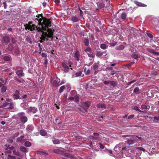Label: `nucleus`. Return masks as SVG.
Segmentation results:
<instances>
[{"instance_id":"f704fd0d","label":"nucleus","mask_w":159,"mask_h":159,"mask_svg":"<svg viewBox=\"0 0 159 159\" xmlns=\"http://www.w3.org/2000/svg\"><path fill=\"white\" fill-rule=\"evenodd\" d=\"M125 48V47L123 45H120L117 47V49L118 50H122L123 49Z\"/></svg>"},{"instance_id":"ddd939ff","label":"nucleus","mask_w":159,"mask_h":159,"mask_svg":"<svg viewBox=\"0 0 159 159\" xmlns=\"http://www.w3.org/2000/svg\"><path fill=\"white\" fill-rule=\"evenodd\" d=\"M134 2L135 4L139 7H146L147 6V5L146 4L139 2L137 1H134Z\"/></svg>"},{"instance_id":"2f4dec72","label":"nucleus","mask_w":159,"mask_h":159,"mask_svg":"<svg viewBox=\"0 0 159 159\" xmlns=\"http://www.w3.org/2000/svg\"><path fill=\"white\" fill-rule=\"evenodd\" d=\"M133 109L134 110H136V111H139L140 112H143V111H142L141 110L139 109V107H138L137 106H134V108H133Z\"/></svg>"},{"instance_id":"052dcab7","label":"nucleus","mask_w":159,"mask_h":159,"mask_svg":"<svg viewBox=\"0 0 159 159\" xmlns=\"http://www.w3.org/2000/svg\"><path fill=\"white\" fill-rule=\"evenodd\" d=\"M91 50V49L89 47H88L85 49L84 51L86 52H90Z\"/></svg>"},{"instance_id":"69168bd1","label":"nucleus","mask_w":159,"mask_h":159,"mask_svg":"<svg viewBox=\"0 0 159 159\" xmlns=\"http://www.w3.org/2000/svg\"><path fill=\"white\" fill-rule=\"evenodd\" d=\"M25 114V113L23 112H21L20 113H18V115L19 116H23V115Z\"/></svg>"},{"instance_id":"6e6d98bb","label":"nucleus","mask_w":159,"mask_h":159,"mask_svg":"<svg viewBox=\"0 0 159 159\" xmlns=\"http://www.w3.org/2000/svg\"><path fill=\"white\" fill-rule=\"evenodd\" d=\"M84 72L86 75H89L90 73V70H84Z\"/></svg>"},{"instance_id":"c03bdc74","label":"nucleus","mask_w":159,"mask_h":159,"mask_svg":"<svg viewBox=\"0 0 159 159\" xmlns=\"http://www.w3.org/2000/svg\"><path fill=\"white\" fill-rule=\"evenodd\" d=\"M126 17V15L125 13H123L121 15V17L122 19L125 20Z\"/></svg>"},{"instance_id":"de8ad7c7","label":"nucleus","mask_w":159,"mask_h":159,"mask_svg":"<svg viewBox=\"0 0 159 159\" xmlns=\"http://www.w3.org/2000/svg\"><path fill=\"white\" fill-rule=\"evenodd\" d=\"M15 82H16L17 83H23V80H20L18 79H16L15 80Z\"/></svg>"},{"instance_id":"a19ab883","label":"nucleus","mask_w":159,"mask_h":159,"mask_svg":"<svg viewBox=\"0 0 159 159\" xmlns=\"http://www.w3.org/2000/svg\"><path fill=\"white\" fill-rule=\"evenodd\" d=\"M25 40L28 42H29L30 43H32V41L31 40L30 38L28 37H27L26 39Z\"/></svg>"},{"instance_id":"338daca9","label":"nucleus","mask_w":159,"mask_h":159,"mask_svg":"<svg viewBox=\"0 0 159 159\" xmlns=\"http://www.w3.org/2000/svg\"><path fill=\"white\" fill-rule=\"evenodd\" d=\"M98 67V66L97 64H94L93 65V68L94 69H96Z\"/></svg>"},{"instance_id":"aec40b11","label":"nucleus","mask_w":159,"mask_h":159,"mask_svg":"<svg viewBox=\"0 0 159 159\" xmlns=\"http://www.w3.org/2000/svg\"><path fill=\"white\" fill-rule=\"evenodd\" d=\"M82 70H81L79 72L75 73L76 77L81 76L83 77L84 75L83 73H82Z\"/></svg>"},{"instance_id":"7c9ffc66","label":"nucleus","mask_w":159,"mask_h":159,"mask_svg":"<svg viewBox=\"0 0 159 159\" xmlns=\"http://www.w3.org/2000/svg\"><path fill=\"white\" fill-rule=\"evenodd\" d=\"M141 109L143 111H146L147 109V107L145 105H142L141 106Z\"/></svg>"},{"instance_id":"6e6552de","label":"nucleus","mask_w":159,"mask_h":159,"mask_svg":"<svg viewBox=\"0 0 159 159\" xmlns=\"http://www.w3.org/2000/svg\"><path fill=\"white\" fill-rule=\"evenodd\" d=\"M73 57L75 60L77 61H79L80 60V54L79 51L77 50H76Z\"/></svg>"},{"instance_id":"4be33fe9","label":"nucleus","mask_w":159,"mask_h":159,"mask_svg":"<svg viewBox=\"0 0 159 159\" xmlns=\"http://www.w3.org/2000/svg\"><path fill=\"white\" fill-rule=\"evenodd\" d=\"M97 107L98 108H101L102 109H105L106 107L105 105L104 104H98L97 105Z\"/></svg>"},{"instance_id":"5fc2aeb1","label":"nucleus","mask_w":159,"mask_h":159,"mask_svg":"<svg viewBox=\"0 0 159 159\" xmlns=\"http://www.w3.org/2000/svg\"><path fill=\"white\" fill-rule=\"evenodd\" d=\"M147 34L148 36L150 38H152L153 36L150 33H147Z\"/></svg>"},{"instance_id":"0eeeda50","label":"nucleus","mask_w":159,"mask_h":159,"mask_svg":"<svg viewBox=\"0 0 159 159\" xmlns=\"http://www.w3.org/2000/svg\"><path fill=\"white\" fill-rule=\"evenodd\" d=\"M60 79L58 78H57L56 80H53L52 84L55 86H59L62 84V83H60Z\"/></svg>"},{"instance_id":"864d4df0","label":"nucleus","mask_w":159,"mask_h":159,"mask_svg":"<svg viewBox=\"0 0 159 159\" xmlns=\"http://www.w3.org/2000/svg\"><path fill=\"white\" fill-rule=\"evenodd\" d=\"M154 121H159V116H155L153 117Z\"/></svg>"},{"instance_id":"dca6fc26","label":"nucleus","mask_w":159,"mask_h":159,"mask_svg":"<svg viewBox=\"0 0 159 159\" xmlns=\"http://www.w3.org/2000/svg\"><path fill=\"white\" fill-rule=\"evenodd\" d=\"M93 135L94 137V140L96 141H100V138L99 134L97 133H94Z\"/></svg>"},{"instance_id":"37998d69","label":"nucleus","mask_w":159,"mask_h":159,"mask_svg":"<svg viewBox=\"0 0 159 159\" xmlns=\"http://www.w3.org/2000/svg\"><path fill=\"white\" fill-rule=\"evenodd\" d=\"M75 101L76 102H78L79 101V97L77 95H76L74 97Z\"/></svg>"},{"instance_id":"a878e982","label":"nucleus","mask_w":159,"mask_h":159,"mask_svg":"<svg viewBox=\"0 0 159 159\" xmlns=\"http://www.w3.org/2000/svg\"><path fill=\"white\" fill-rule=\"evenodd\" d=\"M125 142L126 143L129 145L133 144L134 143V140L132 139H129L126 141Z\"/></svg>"},{"instance_id":"393cba45","label":"nucleus","mask_w":159,"mask_h":159,"mask_svg":"<svg viewBox=\"0 0 159 159\" xmlns=\"http://www.w3.org/2000/svg\"><path fill=\"white\" fill-rule=\"evenodd\" d=\"M131 57L133 58H134L136 59H137L139 58L140 57V56L139 55L136 54H133L131 56Z\"/></svg>"},{"instance_id":"e2e57ef3","label":"nucleus","mask_w":159,"mask_h":159,"mask_svg":"<svg viewBox=\"0 0 159 159\" xmlns=\"http://www.w3.org/2000/svg\"><path fill=\"white\" fill-rule=\"evenodd\" d=\"M8 157L11 159H16V157L14 156H11L10 155H8Z\"/></svg>"},{"instance_id":"49530a36","label":"nucleus","mask_w":159,"mask_h":159,"mask_svg":"<svg viewBox=\"0 0 159 159\" xmlns=\"http://www.w3.org/2000/svg\"><path fill=\"white\" fill-rule=\"evenodd\" d=\"M7 88L5 86H3L1 88V91L2 93L5 92Z\"/></svg>"},{"instance_id":"4d7b16f0","label":"nucleus","mask_w":159,"mask_h":159,"mask_svg":"<svg viewBox=\"0 0 159 159\" xmlns=\"http://www.w3.org/2000/svg\"><path fill=\"white\" fill-rule=\"evenodd\" d=\"M7 149H10L11 150H13L14 148V147L13 146H11L10 147V145H8L7 148Z\"/></svg>"},{"instance_id":"6ab92c4d","label":"nucleus","mask_w":159,"mask_h":159,"mask_svg":"<svg viewBox=\"0 0 159 159\" xmlns=\"http://www.w3.org/2000/svg\"><path fill=\"white\" fill-rule=\"evenodd\" d=\"M39 133L42 136H45L47 134L46 130L44 129H41Z\"/></svg>"},{"instance_id":"4468645a","label":"nucleus","mask_w":159,"mask_h":159,"mask_svg":"<svg viewBox=\"0 0 159 159\" xmlns=\"http://www.w3.org/2000/svg\"><path fill=\"white\" fill-rule=\"evenodd\" d=\"M20 106L24 109L26 110L29 108L27 103L26 102L21 103L20 104Z\"/></svg>"},{"instance_id":"c85d7f7f","label":"nucleus","mask_w":159,"mask_h":159,"mask_svg":"<svg viewBox=\"0 0 159 159\" xmlns=\"http://www.w3.org/2000/svg\"><path fill=\"white\" fill-rule=\"evenodd\" d=\"M30 61L31 65L34 64L36 61L35 59L33 57L30 58Z\"/></svg>"},{"instance_id":"c756f323","label":"nucleus","mask_w":159,"mask_h":159,"mask_svg":"<svg viewBox=\"0 0 159 159\" xmlns=\"http://www.w3.org/2000/svg\"><path fill=\"white\" fill-rule=\"evenodd\" d=\"M123 144L122 143H120L118 145H116L114 148V150L117 151V149L119 148V146H121Z\"/></svg>"},{"instance_id":"9b49d317","label":"nucleus","mask_w":159,"mask_h":159,"mask_svg":"<svg viewBox=\"0 0 159 159\" xmlns=\"http://www.w3.org/2000/svg\"><path fill=\"white\" fill-rule=\"evenodd\" d=\"M20 93L19 91L17 90H16L15 92V93L13 94L14 98L15 99H18L19 98Z\"/></svg>"},{"instance_id":"58836bf2","label":"nucleus","mask_w":159,"mask_h":159,"mask_svg":"<svg viewBox=\"0 0 159 159\" xmlns=\"http://www.w3.org/2000/svg\"><path fill=\"white\" fill-rule=\"evenodd\" d=\"M25 145L27 147H29L31 146V143L29 141H26L25 143Z\"/></svg>"},{"instance_id":"13d9d810","label":"nucleus","mask_w":159,"mask_h":159,"mask_svg":"<svg viewBox=\"0 0 159 159\" xmlns=\"http://www.w3.org/2000/svg\"><path fill=\"white\" fill-rule=\"evenodd\" d=\"M99 146L100 148L101 149H103L104 148V146L103 145L100 143H98Z\"/></svg>"},{"instance_id":"cd10ccee","label":"nucleus","mask_w":159,"mask_h":159,"mask_svg":"<svg viewBox=\"0 0 159 159\" xmlns=\"http://www.w3.org/2000/svg\"><path fill=\"white\" fill-rule=\"evenodd\" d=\"M134 92L138 94L140 93L139 89L138 87H136L134 90Z\"/></svg>"},{"instance_id":"9d476101","label":"nucleus","mask_w":159,"mask_h":159,"mask_svg":"<svg viewBox=\"0 0 159 159\" xmlns=\"http://www.w3.org/2000/svg\"><path fill=\"white\" fill-rule=\"evenodd\" d=\"M37 109L35 107H30L28 108L27 110H26V111L28 113L32 112L33 113H35L37 111Z\"/></svg>"},{"instance_id":"20e7f679","label":"nucleus","mask_w":159,"mask_h":159,"mask_svg":"<svg viewBox=\"0 0 159 159\" xmlns=\"http://www.w3.org/2000/svg\"><path fill=\"white\" fill-rule=\"evenodd\" d=\"M71 64L72 62L70 60H68L67 62H63L62 64L63 67L65 70H69V66L71 67Z\"/></svg>"},{"instance_id":"39448f33","label":"nucleus","mask_w":159,"mask_h":159,"mask_svg":"<svg viewBox=\"0 0 159 159\" xmlns=\"http://www.w3.org/2000/svg\"><path fill=\"white\" fill-rule=\"evenodd\" d=\"M3 106L4 107H6L7 108L12 109L14 108V104L13 103H4Z\"/></svg>"},{"instance_id":"412c9836","label":"nucleus","mask_w":159,"mask_h":159,"mask_svg":"<svg viewBox=\"0 0 159 159\" xmlns=\"http://www.w3.org/2000/svg\"><path fill=\"white\" fill-rule=\"evenodd\" d=\"M20 150L24 152H27L28 151V149L27 148L23 146H21L20 147Z\"/></svg>"},{"instance_id":"a211bd4d","label":"nucleus","mask_w":159,"mask_h":159,"mask_svg":"<svg viewBox=\"0 0 159 159\" xmlns=\"http://www.w3.org/2000/svg\"><path fill=\"white\" fill-rule=\"evenodd\" d=\"M20 120L22 122L25 123L27 121V118L26 116H23L21 117Z\"/></svg>"},{"instance_id":"1a4fd4ad","label":"nucleus","mask_w":159,"mask_h":159,"mask_svg":"<svg viewBox=\"0 0 159 159\" xmlns=\"http://www.w3.org/2000/svg\"><path fill=\"white\" fill-rule=\"evenodd\" d=\"M34 126L32 125H27L26 129L28 132H31L34 130Z\"/></svg>"},{"instance_id":"423d86ee","label":"nucleus","mask_w":159,"mask_h":159,"mask_svg":"<svg viewBox=\"0 0 159 159\" xmlns=\"http://www.w3.org/2000/svg\"><path fill=\"white\" fill-rule=\"evenodd\" d=\"M2 42L3 43H8L10 42V38L7 36H4L2 39Z\"/></svg>"},{"instance_id":"473e14b6","label":"nucleus","mask_w":159,"mask_h":159,"mask_svg":"<svg viewBox=\"0 0 159 159\" xmlns=\"http://www.w3.org/2000/svg\"><path fill=\"white\" fill-rule=\"evenodd\" d=\"M53 143L55 144H58L60 143V142L58 139H55L52 140Z\"/></svg>"},{"instance_id":"e433bc0d","label":"nucleus","mask_w":159,"mask_h":159,"mask_svg":"<svg viewBox=\"0 0 159 159\" xmlns=\"http://www.w3.org/2000/svg\"><path fill=\"white\" fill-rule=\"evenodd\" d=\"M103 55L102 53L100 51H98L97 52L96 56L98 57H101Z\"/></svg>"},{"instance_id":"ea45409f","label":"nucleus","mask_w":159,"mask_h":159,"mask_svg":"<svg viewBox=\"0 0 159 159\" xmlns=\"http://www.w3.org/2000/svg\"><path fill=\"white\" fill-rule=\"evenodd\" d=\"M13 152V154L15 155H16L18 156H20V152L18 151H17L15 150H14Z\"/></svg>"},{"instance_id":"b1692460","label":"nucleus","mask_w":159,"mask_h":159,"mask_svg":"<svg viewBox=\"0 0 159 159\" xmlns=\"http://www.w3.org/2000/svg\"><path fill=\"white\" fill-rule=\"evenodd\" d=\"M84 43L86 46H89V39L85 38H84Z\"/></svg>"},{"instance_id":"72a5a7b5","label":"nucleus","mask_w":159,"mask_h":159,"mask_svg":"<svg viewBox=\"0 0 159 159\" xmlns=\"http://www.w3.org/2000/svg\"><path fill=\"white\" fill-rule=\"evenodd\" d=\"M30 56H27L25 58V61L27 63H29L30 62Z\"/></svg>"},{"instance_id":"4c0bfd02","label":"nucleus","mask_w":159,"mask_h":159,"mask_svg":"<svg viewBox=\"0 0 159 159\" xmlns=\"http://www.w3.org/2000/svg\"><path fill=\"white\" fill-rule=\"evenodd\" d=\"M131 65V64H126L125 65H124L123 66L122 68L123 69H128L129 68L128 67L129 66H130Z\"/></svg>"},{"instance_id":"0e129e2a","label":"nucleus","mask_w":159,"mask_h":159,"mask_svg":"<svg viewBox=\"0 0 159 159\" xmlns=\"http://www.w3.org/2000/svg\"><path fill=\"white\" fill-rule=\"evenodd\" d=\"M148 51L149 52L154 54V52H155L153 49H148Z\"/></svg>"},{"instance_id":"a18cd8bd","label":"nucleus","mask_w":159,"mask_h":159,"mask_svg":"<svg viewBox=\"0 0 159 159\" xmlns=\"http://www.w3.org/2000/svg\"><path fill=\"white\" fill-rule=\"evenodd\" d=\"M65 89V86H61L59 89V92L60 93H61L63 92V90Z\"/></svg>"},{"instance_id":"f3484780","label":"nucleus","mask_w":159,"mask_h":159,"mask_svg":"<svg viewBox=\"0 0 159 159\" xmlns=\"http://www.w3.org/2000/svg\"><path fill=\"white\" fill-rule=\"evenodd\" d=\"M79 18L76 16H72L71 18V20L74 22H76L79 21Z\"/></svg>"},{"instance_id":"c9c22d12","label":"nucleus","mask_w":159,"mask_h":159,"mask_svg":"<svg viewBox=\"0 0 159 159\" xmlns=\"http://www.w3.org/2000/svg\"><path fill=\"white\" fill-rule=\"evenodd\" d=\"M84 105H85V107H86V109H84V112H87V109H88L89 106V104L87 102H86L85 103Z\"/></svg>"},{"instance_id":"f03ea898","label":"nucleus","mask_w":159,"mask_h":159,"mask_svg":"<svg viewBox=\"0 0 159 159\" xmlns=\"http://www.w3.org/2000/svg\"><path fill=\"white\" fill-rule=\"evenodd\" d=\"M98 7L96 8L97 10H99L105 7L110 9L112 8V6L110 4V0H100L97 3Z\"/></svg>"},{"instance_id":"09e8293b","label":"nucleus","mask_w":159,"mask_h":159,"mask_svg":"<svg viewBox=\"0 0 159 159\" xmlns=\"http://www.w3.org/2000/svg\"><path fill=\"white\" fill-rule=\"evenodd\" d=\"M24 138V137L23 136H20V137H19L17 138V140L18 141H20Z\"/></svg>"},{"instance_id":"3c124183","label":"nucleus","mask_w":159,"mask_h":159,"mask_svg":"<svg viewBox=\"0 0 159 159\" xmlns=\"http://www.w3.org/2000/svg\"><path fill=\"white\" fill-rule=\"evenodd\" d=\"M8 49L10 51H11L13 50V48L11 44H9L8 45Z\"/></svg>"},{"instance_id":"bb28decb","label":"nucleus","mask_w":159,"mask_h":159,"mask_svg":"<svg viewBox=\"0 0 159 159\" xmlns=\"http://www.w3.org/2000/svg\"><path fill=\"white\" fill-rule=\"evenodd\" d=\"M110 84L113 87H115L116 86L117 83L116 81H114L110 80Z\"/></svg>"},{"instance_id":"f257e3e1","label":"nucleus","mask_w":159,"mask_h":159,"mask_svg":"<svg viewBox=\"0 0 159 159\" xmlns=\"http://www.w3.org/2000/svg\"><path fill=\"white\" fill-rule=\"evenodd\" d=\"M36 22L38 23L39 25H41V28H38L36 26L33 24L32 22L29 21L28 23L24 25L26 30H30L31 31L35 32L37 30L38 31H41L42 32V34L40 38V42L42 43L45 41L47 38H51L52 40L53 29L48 28L51 26V22L48 19H45L43 20L42 15L36 16L34 19Z\"/></svg>"},{"instance_id":"f8f14e48","label":"nucleus","mask_w":159,"mask_h":159,"mask_svg":"<svg viewBox=\"0 0 159 159\" xmlns=\"http://www.w3.org/2000/svg\"><path fill=\"white\" fill-rule=\"evenodd\" d=\"M152 24L156 26L159 25V20L157 19H154L152 20Z\"/></svg>"},{"instance_id":"5701e85b","label":"nucleus","mask_w":159,"mask_h":159,"mask_svg":"<svg viewBox=\"0 0 159 159\" xmlns=\"http://www.w3.org/2000/svg\"><path fill=\"white\" fill-rule=\"evenodd\" d=\"M4 60L7 61H10L11 60V57L10 56H5L3 57Z\"/></svg>"},{"instance_id":"7ed1b4c3","label":"nucleus","mask_w":159,"mask_h":159,"mask_svg":"<svg viewBox=\"0 0 159 159\" xmlns=\"http://www.w3.org/2000/svg\"><path fill=\"white\" fill-rule=\"evenodd\" d=\"M138 30L135 28L132 27H129L127 28L125 32L127 35L129 36L131 35L133 36H135L138 33Z\"/></svg>"},{"instance_id":"8fccbe9b","label":"nucleus","mask_w":159,"mask_h":159,"mask_svg":"<svg viewBox=\"0 0 159 159\" xmlns=\"http://www.w3.org/2000/svg\"><path fill=\"white\" fill-rule=\"evenodd\" d=\"M105 85H107L110 83V80H108L107 81L104 80L103 81Z\"/></svg>"},{"instance_id":"774afa93","label":"nucleus","mask_w":159,"mask_h":159,"mask_svg":"<svg viewBox=\"0 0 159 159\" xmlns=\"http://www.w3.org/2000/svg\"><path fill=\"white\" fill-rule=\"evenodd\" d=\"M134 115H130V116H129L128 117V119H132V118H133L134 117Z\"/></svg>"},{"instance_id":"603ef678","label":"nucleus","mask_w":159,"mask_h":159,"mask_svg":"<svg viewBox=\"0 0 159 159\" xmlns=\"http://www.w3.org/2000/svg\"><path fill=\"white\" fill-rule=\"evenodd\" d=\"M137 149L139 150H141L143 152H145L146 151L145 149H144V148H142L141 147H139L137 148Z\"/></svg>"},{"instance_id":"79ce46f5","label":"nucleus","mask_w":159,"mask_h":159,"mask_svg":"<svg viewBox=\"0 0 159 159\" xmlns=\"http://www.w3.org/2000/svg\"><path fill=\"white\" fill-rule=\"evenodd\" d=\"M100 48L103 49H105L107 48V46L105 44H102L101 45Z\"/></svg>"},{"instance_id":"bf43d9fd","label":"nucleus","mask_w":159,"mask_h":159,"mask_svg":"<svg viewBox=\"0 0 159 159\" xmlns=\"http://www.w3.org/2000/svg\"><path fill=\"white\" fill-rule=\"evenodd\" d=\"M134 136V137H137L141 142L143 141L144 140V139L141 137H138L136 136Z\"/></svg>"},{"instance_id":"2eb2a0df","label":"nucleus","mask_w":159,"mask_h":159,"mask_svg":"<svg viewBox=\"0 0 159 159\" xmlns=\"http://www.w3.org/2000/svg\"><path fill=\"white\" fill-rule=\"evenodd\" d=\"M16 73L19 77H21L24 75V74L22 72V70H17L16 72Z\"/></svg>"},{"instance_id":"680f3d73","label":"nucleus","mask_w":159,"mask_h":159,"mask_svg":"<svg viewBox=\"0 0 159 159\" xmlns=\"http://www.w3.org/2000/svg\"><path fill=\"white\" fill-rule=\"evenodd\" d=\"M11 41H12V43H15L16 42V40L15 39L13 38H12Z\"/></svg>"}]
</instances>
